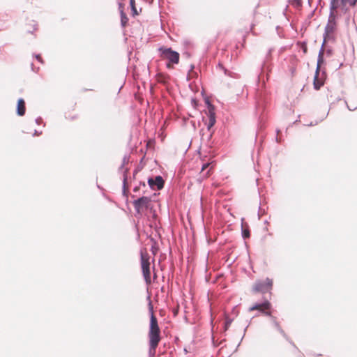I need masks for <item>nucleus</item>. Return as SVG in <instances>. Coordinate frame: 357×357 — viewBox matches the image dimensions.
<instances>
[{"label": "nucleus", "mask_w": 357, "mask_h": 357, "mask_svg": "<svg viewBox=\"0 0 357 357\" xmlns=\"http://www.w3.org/2000/svg\"><path fill=\"white\" fill-rule=\"evenodd\" d=\"M167 78H168V76L163 73H158L155 75V79H156L157 82L159 83H162V84H165L167 81Z\"/></svg>", "instance_id": "obj_15"}, {"label": "nucleus", "mask_w": 357, "mask_h": 357, "mask_svg": "<svg viewBox=\"0 0 357 357\" xmlns=\"http://www.w3.org/2000/svg\"><path fill=\"white\" fill-rule=\"evenodd\" d=\"M323 54H324L323 51H321L319 54L317 66V69H316L315 75L314 77V82H313L314 87L317 90H319L321 88V86H322L324 85L323 79L319 77L320 67H321V63L323 62Z\"/></svg>", "instance_id": "obj_7"}, {"label": "nucleus", "mask_w": 357, "mask_h": 357, "mask_svg": "<svg viewBox=\"0 0 357 357\" xmlns=\"http://www.w3.org/2000/svg\"><path fill=\"white\" fill-rule=\"evenodd\" d=\"M231 324V319H230L229 318H226L225 326V330H227L229 328Z\"/></svg>", "instance_id": "obj_18"}, {"label": "nucleus", "mask_w": 357, "mask_h": 357, "mask_svg": "<svg viewBox=\"0 0 357 357\" xmlns=\"http://www.w3.org/2000/svg\"><path fill=\"white\" fill-rule=\"evenodd\" d=\"M357 0H341L339 1L340 7L344 12H347L350 7L356 5Z\"/></svg>", "instance_id": "obj_11"}, {"label": "nucleus", "mask_w": 357, "mask_h": 357, "mask_svg": "<svg viewBox=\"0 0 357 357\" xmlns=\"http://www.w3.org/2000/svg\"><path fill=\"white\" fill-rule=\"evenodd\" d=\"M273 287V280L266 278L264 280L257 281L253 285L252 289L255 292L266 293L271 290Z\"/></svg>", "instance_id": "obj_6"}, {"label": "nucleus", "mask_w": 357, "mask_h": 357, "mask_svg": "<svg viewBox=\"0 0 357 357\" xmlns=\"http://www.w3.org/2000/svg\"><path fill=\"white\" fill-rule=\"evenodd\" d=\"M208 119H209L208 128L210 129L215 123V114L214 112V107L212 105H210L208 107Z\"/></svg>", "instance_id": "obj_12"}, {"label": "nucleus", "mask_w": 357, "mask_h": 357, "mask_svg": "<svg viewBox=\"0 0 357 357\" xmlns=\"http://www.w3.org/2000/svg\"><path fill=\"white\" fill-rule=\"evenodd\" d=\"M35 122L36 124L40 125L43 123V119L40 116H39L35 119Z\"/></svg>", "instance_id": "obj_21"}, {"label": "nucleus", "mask_w": 357, "mask_h": 357, "mask_svg": "<svg viewBox=\"0 0 357 357\" xmlns=\"http://www.w3.org/2000/svg\"><path fill=\"white\" fill-rule=\"evenodd\" d=\"M244 236L245 237H248L249 236V232L248 231H244Z\"/></svg>", "instance_id": "obj_26"}, {"label": "nucleus", "mask_w": 357, "mask_h": 357, "mask_svg": "<svg viewBox=\"0 0 357 357\" xmlns=\"http://www.w3.org/2000/svg\"><path fill=\"white\" fill-rule=\"evenodd\" d=\"M148 183L153 190H161L164 186V180L160 176H157L154 179L149 178Z\"/></svg>", "instance_id": "obj_9"}, {"label": "nucleus", "mask_w": 357, "mask_h": 357, "mask_svg": "<svg viewBox=\"0 0 357 357\" xmlns=\"http://www.w3.org/2000/svg\"><path fill=\"white\" fill-rule=\"evenodd\" d=\"M158 248L155 246V244H154V245H152V247H151V252H152V253H153V255L154 256H155V255H156V254H157V252H158Z\"/></svg>", "instance_id": "obj_20"}, {"label": "nucleus", "mask_w": 357, "mask_h": 357, "mask_svg": "<svg viewBox=\"0 0 357 357\" xmlns=\"http://www.w3.org/2000/svg\"><path fill=\"white\" fill-rule=\"evenodd\" d=\"M41 134H42V131L38 132V130H35L33 135L36 136V135H40Z\"/></svg>", "instance_id": "obj_25"}, {"label": "nucleus", "mask_w": 357, "mask_h": 357, "mask_svg": "<svg viewBox=\"0 0 357 357\" xmlns=\"http://www.w3.org/2000/svg\"><path fill=\"white\" fill-rule=\"evenodd\" d=\"M339 0H331V13L328 18V22L325 28L324 33V42L331 40H334L337 31V23L335 21V10L339 8Z\"/></svg>", "instance_id": "obj_2"}, {"label": "nucleus", "mask_w": 357, "mask_h": 357, "mask_svg": "<svg viewBox=\"0 0 357 357\" xmlns=\"http://www.w3.org/2000/svg\"><path fill=\"white\" fill-rule=\"evenodd\" d=\"M123 84H124V81H123V79L122 81H121V82L118 84L117 87H118L119 90H120V89L122 88V86H123Z\"/></svg>", "instance_id": "obj_24"}, {"label": "nucleus", "mask_w": 357, "mask_h": 357, "mask_svg": "<svg viewBox=\"0 0 357 357\" xmlns=\"http://www.w3.org/2000/svg\"><path fill=\"white\" fill-rule=\"evenodd\" d=\"M36 59L39 62H40V63H43V59H42V58H41V56H40V54H36Z\"/></svg>", "instance_id": "obj_23"}, {"label": "nucleus", "mask_w": 357, "mask_h": 357, "mask_svg": "<svg viewBox=\"0 0 357 357\" xmlns=\"http://www.w3.org/2000/svg\"><path fill=\"white\" fill-rule=\"evenodd\" d=\"M37 26H38L37 24L34 22V24H33V29L32 31L29 30L28 33H33L34 31H36L38 29Z\"/></svg>", "instance_id": "obj_22"}, {"label": "nucleus", "mask_w": 357, "mask_h": 357, "mask_svg": "<svg viewBox=\"0 0 357 357\" xmlns=\"http://www.w3.org/2000/svg\"><path fill=\"white\" fill-rule=\"evenodd\" d=\"M149 312L151 313L149 328L148 332L149 354L154 356L161 340V332L158 325V319L154 314L153 307L151 302L149 303Z\"/></svg>", "instance_id": "obj_1"}, {"label": "nucleus", "mask_w": 357, "mask_h": 357, "mask_svg": "<svg viewBox=\"0 0 357 357\" xmlns=\"http://www.w3.org/2000/svg\"><path fill=\"white\" fill-rule=\"evenodd\" d=\"M271 303L268 301H265L262 303H255L250 307L249 311L252 312L258 310L260 313L265 316H271Z\"/></svg>", "instance_id": "obj_5"}, {"label": "nucleus", "mask_w": 357, "mask_h": 357, "mask_svg": "<svg viewBox=\"0 0 357 357\" xmlns=\"http://www.w3.org/2000/svg\"><path fill=\"white\" fill-rule=\"evenodd\" d=\"M159 51L161 52V58L168 61L166 65L168 69L174 68V65L179 63L180 55L177 52L172 50L171 48L163 47H160Z\"/></svg>", "instance_id": "obj_4"}, {"label": "nucleus", "mask_w": 357, "mask_h": 357, "mask_svg": "<svg viewBox=\"0 0 357 357\" xmlns=\"http://www.w3.org/2000/svg\"><path fill=\"white\" fill-rule=\"evenodd\" d=\"M26 112V104L23 98L18 99L16 107V114L20 116H22Z\"/></svg>", "instance_id": "obj_10"}, {"label": "nucleus", "mask_w": 357, "mask_h": 357, "mask_svg": "<svg viewBox=\"0 0 357 357\" xmlns=\"http://www.w3.org/2000/svg\"><path fill=\"white\" fill-rule=\"evenodd\" d=\"M119 12L121 15V23L123 26H126L128 22V18L123 11V6L122 3H119Z\"/></svg>", "instance_id": "obj_13"}, {"label": "nucleus", "mask_w": 357, "mask_h": 357, "mask_svg": "<svg viewBox=\"0 0 357 357\" xmlns=\"http://www.w3.org/2000/svg\"><path fill=\"white\" fill-rule=\"evenodd\" d=\"M152 269H153V280L151 279V280H152V282H155L156 281V280H157L158 276H157L156 273L155 272V266L154 265H153Z\"/></svg>", "instance_id": "obj_19"}, {"label": "nucleus", "mask_w": 357, "mask_h": 357, "mask_svg": "<svg viewBox=\"0 0 357 357\" xmlns=\"http://www.w3.org/2000/svg\"><path fill=\"white\" fill-rule=\"evenodd\" d=\"M151 202V199L147 197H142L133 202L136 211L139 213L143 208H147Z\"/></svg>", "instance_id": "obj_8"}, {"label": "nucleus", "mask_w": 357, "mask_h": 357, "mask_svg": "<svg viewBox=\"0 0 357 357\" xmlns=\"http://www.w3.org/2000/svg\"><path fill=\"white\" fill-rule=\"evenodd\" d=\"M294 1L296 2L297 5L301 4V0H294Z\"/></svg>", "instance_id": "obj_27"}, {"label": "nucleus", "mask_w": 357, "mask_h": 357, "mask_svg": "<svg viewBox=\"0 0 357 357\" xmlns=\"http://www.w3.org/2000/svg\"><path fill=\"white\" fill-rule=\"evenodd\" d=\"M140 264L145 282L147 285H150L152 283L151 273V257L145 249L141 250Z\"/></svg>", "instance_id": "obj_3"}, {"label": "nucleus", "mask_w": 357, "mask_h": 357, "mask_svg": "<svg viewBox=\"0 0 357 357\" xmlns=\"http://www.w3.org/2000/svg\"><path fill=\"white\" fill-rule=\"evenodd\" d=\"M299 45L301 47V49L303 50V53L306 54L307 52V44L305 43H299Z\"/></svg>", "instance_id": "obj_17"}, {"label": "nucleus", "mask_w": 357, "mask_h": 357, "mask_svg": "<svg viewBox=\"0 0 357 357\" xmlns=\"http://www.w3.org/2000/svg\"><path fill=\"white\" fill-rule=\"evenodd\" d=\"M208 167H209V169L207 171V172L204 176L205 178H207L211 175V172L212 169L213 168V165H212L211 163H209V162L205 163L202 165V172H204L205 169H206Z\"/></svg>", "instance_id": "obj_14"}, {"label": "nucleus", "mask_w": 357, "mask_h": 357, "mask_svg": "<svg viewBox=\"0 0 357 357\" xmlns=\"http://www.w3.org/2000/svg\"><path fill=\"white\" fill-rule=\"evenodd\" d=\"M130 6L132 10V15L136 16L139 15V13L135 7V0H130Z\"/></svg>", "instance_id": "obj_16"}, {"label": "nucleus", "mask_w": 357, "mask_h": 357, "mask_svg": "<svg viewBox=\"0 0 357 357\" xmlns=\"http://www.w3.org/2000/svg\"><path fill=\"white\" fill-rule=\"evenodd\" d=\"M155 261L154 258L152 259V262L153 263Z\"/></svg>", "instance_id": "obj_28"}]
</instances>
